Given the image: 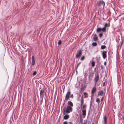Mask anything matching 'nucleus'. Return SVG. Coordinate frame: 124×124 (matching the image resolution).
<instances>
[{
    "label": "nucleus",
    "instance_id": "39",
    "mask_svg": "<svg viewBox=\"0 0 124 124\" xmlns=\"http://www.w3.org/2000/svg\"><path fill=\"white\" fill-rule=\"evenodd\" d=\"M107 122H103L104 124H107Z\"/></svg>",
    "mask_w": 124,
    "mask_h": 124
},
{
    "label": "nucleus",
    "instance_id": "29",
    "mask_svg": "<svg viewBox=\"0 0 124 124\" xmlns=\"http://www.w3.org/2000/svg\"><path fill=\"white\" fill-rule=\"evenodd\" d=\"M81 63V62H79L78 64H77V67H76V69H77L78 68V66H79V65Z\"/></svg>",
    "mask_w": 124,
    "mask_h": 124
},
{
    "label": "nucleus",
    "instance_id": "19",
    "mask_svg": "<svg viewBox=\"0 0 124 124\" xmlns=\"http://www.w3.org/2000/svg\"><path fill=\"white\" fill-rule=\"evenodd\" d=\"M106 46L105 45H102L101 46V49H103L106 48Z\"/></svg>",
    "mask_w": 124,
    "mask_h": 124
},
{
    "label": "nucleus",
    "instance_id": "22",
    "mask_svg": "<svg viewBox=\"0 0 124 124\" xmlns=\"http://www.w3.org/2000/svg\"><path fill=\"white\" fill-rule=\"evenodd\" d=\"M97 44L96 42H93L92 44V45L94 46H96L97 45Z\"/></svg>",
    "mask_w": 124,
    "mask_h": 124
},
{
    "label": "nucleus",
    "instance_id": "31",
    "mask_svg": "<svg viewBox=\"0 0 124 124\" xmlns=\"http://www.w3.org/2000/svg\"><path fill=\"white\" fill-rule=\"evenodd\" d=\"M86 107V105H84L82 107V108L84 109Z\"/></svg>",
    "mask_w": 124,
    "mask_h": 124
},
{
    "label": "nucleus",
    "instance_id": "2",
    "mask_svg": "<svg viewBox=\"0 0 124 124\" xmlns=\"http://www.w3.org/2000/svg\"><path fill=\"white\" fill-rule=\"evenodd\" d=\"M71 93L70 90L69 89L68 90V92L66 95L64 101L67 100L69 99L70 98V95Z\"/></svg>",
    "mask_w": 124,
    "mask_h": 124
},
{
    "label": "nucleus",
    "instance_id": "16",
    "mask_svg": "<svg viewBox=\"0 0 124 124\" xmlns=\"http://www.w3.org/2000/svg\"><path fill=\"white\" fill-rule=\"evenodd\" d=\"M83 112V115H85L86 114V110H83L82 111Z\"/></svg>",
    "mask_w": 124,
    "mask_h": 124
},
{
    "label": "nucleus",
    "instance_id": "20",
    "mask_svg": "<svg viewBox=\"0 0 124 124\" xmlns=\"http://www.w3.org/2000/svg\"><path fill=\"white\" fill-rule=\"evenodd\" d=\"M84 95L85 98H86L88 96H87L88 94L87 93H86L85 92H84Z\"/></svg>",
    "mask_w": 124,
    "mask_h": 124
},
{
    "label": "nucleus",
    "instance_id": "45",
    "mask_svg": "<svg viewBox=\"0 0 124 124\" xmlns=\"http://www.w3.org/2000/svg\"><path fill=\"white\" fill-rule=\"evenodd\" d=\"M83 124H85V123H83Z\"/></svg>",
    "mask_w": 124,
    "mask_h": 124
},
{
    "label": "nucleus",
    "instance_id": "15",
    "mask_svg": "<svg viewBox=\"0 0 124 124\" xmlns=\"http://www.w3.org/2000/svg\"><path fill=\"white\" fill-rule=\"evenodd\" d=\"M84 102V100L83 99V97L82 96L81 97V101L80 102L81 106H82Z\"/></svg>",
    "mask_w": 124,
    "mask_h": 124
},
{
    "label": "nucleus",
    "instance_id": "10",
    "mask_svg": "<svg viewBox=\"0 0 124 124\" xmlns=\"http://www.w3.org/2000/svg\"><path fill=\"white\" fill-rule=\"evenodd\" d=\"M93 39L95 41H97L98 37L96 34H94Z\"/></svg>",
    "mask_w": 124,
    "mask_h": 124
},
{
    "label": "nucleus",
    "instance_id": "1",
    "mask_svg": "<svg viewBox=\"0 0 124 124\" xmlns=\"http://www.w3.org/2000/svg\"><path fill=\"white\" fill-rule=\"evenodd\" d=\"M99 75L98 74V73H96L94 78V81L95 83V85L94 86H96V85L97 83V82L99 80Z\"/></svg>",
    "mask_w": 124,
    "mask_h": 124
},
{
    "label": "nucleus",
    "instance_id": "8",
    "mask_svg": "<svg viewBox=\"0 0 124 124\" xmlns=\"http://www.w3.org/2000/svg\"><path fill=\"white\" fill-rule=\"evenodd\" d=\"M96 86H94L93 88L91 91V93L92 94L96 92V89L95 87Z\"/></svg>",
    "mask_w": 124,
    "mask_h": 124
},
{
    "label": "nucleus",
    "instance_id": "37",
    "mask_svg": "<svg viewBox=\"0 0 124 124\" xmlns=\"http://www.w3.org/2000/svg\"><path fill=\"white\" fill-rule=\"evenodd\" d=\"M69 124H73L71 122H69Z\"/></svg>",
    "mask_w": 124,
    "mask_h": 124
},
{
    "label": "nucleus",
    "instance_id": "34",
    "mask_svg": "<svg viewBox=\"0 0 124 124\" xmlns=\"http://www.w3.org/2000/svg\"><path fill=\"white\" fill-rule=\"evenodd\" d=\"M105 81L104 82H103V86H104L105 85Z\"/></svg>",
    "mask_w": 124,
    "mask_h": 124
},
{
    "label": "nucleus",
    "instance_id": "11",
    "mask_svg": "<svg viewBox=\"0 0 124 124\" xmlns=\"http://www.w3.org/2000/svg\"><path fill=\"white\" fill-rule=\"evenodd\" d=\"M73 103L71 101H70L68 102L67 106H69L72 107L73 106Z\"/></svg>",
    "mask_w": 124,
    "mask_h": 124
},
{
    "label": "nucleus",
    "instance_id": "28",
    "mask_svg": "<svg viewBox=\"0 0 124 124\" xmlns=\"http://www.w3.org/2000/svg\"><path fill=\"white\" fill-rule=\"evenodd\" d=\"M61 43H62V41H61V40H59L58 41V44L59 45H60V44H61Z\"/></svg>",
    "mask_w": 124,
    "mask_h": 124
},
{
    "label": "nucleus",
    "instance_id": "24",
    "mask_svg": "<svg viewBox=\"0 0 124 124\" xmlns=\"http://www.w3.org/2000/svg\"><path fill=\"white\" fill-rule=\"evenodd\" d=\"M66 109V108L65 107L64 108H63V115H65V113H66V112H65V110Z\"/></svg>",
    "mask_w": 124,
    "mask_h": 124
},
{
    "label": "nucleus",
    "instance_id": "6",
    "mask_svg": "<svg viewBox=\"0 0 124 124\" xmlns=\"http://www.w3.org/2000/svg\"><path fill=\"white\" fill-rule=\"evenodd\" d=\"M45 91V88H43L40 91V98H43L44 96V95L43 93H44Z\"/></svg>",
    "mask_w": 124,
    "mask_h": 124
},
{
    "label": "nucleus",
    "instance_id": "38",
    "mask_svg": "<svg viewBox=\"0 0 124 124\" xmlns=\"http://www.w3.org/2000/svg\"><path fill=\"white\" fill-rule=\"evenodd\" d=\"M101 69H103V67L102 65H101Z\"/></svg>",
    "mask_w": 124,
    "mask_h": 124
},
{
    "label": "nucleus",
    "instance_id": "5",
    "mask_svg": "<svg viewBox=\"0 0 124 124\" xmlns=\"http://www.w3.org/2000/svg\"><path fill=\"white\" fill-rule=\"evenodd\" d=\"M97 3L98 6H100L101 5H102L104 7L105 5V3L103 1H99L97 2Z\"/></svg>",
    "mask_w": 124,
    "mask_h": 124
},
{
    "label": "nucleus",
    "instance_id": "3",
    "mask_svg": "<svg viewBox=\"0 0 124 124\" xmlns=\"http://www.w3.org/2000/svg\"><path fill=\"white\" fill-rule=\"evenodd\" d=\"M82 52L81 50H79L77 52L76 55V57L77 58H79L80 57L82 54Z\"/></svg>",
    "mask_w": 124,
    "mask_h": 124
},
{
    "label": "nucleus",
    "instance_id": "36",
    "mask_svg": "<svg viewBox=\"0 0 124 124\" xmlns=\"http://www.w3.org/2000/svg\"><path fill=\"white\" fill-rule=\"evenodd\" d=\"M104 64L105 65H106V62H104Z\"/></svg>",
    "mask_w": 124,
    "mask_h": 124
},
{
    "label": "nucleus",
    "instance_id": "21",
    "mask_svg": "<svg viewBox=\"0 0 124 124\" xmlns=\"http://www.w3.org/2000/svg\"><path fill=\"white\" fill-rule=\"evenodd\" d=\"M96 101L97 103H98V104H99L100 102L99 98H97L96 99Z\"/></svg>",
    "mask_w": 124,
    "mask_h": 124
},
{
    "label": "nucleus",
    "instance_id": "14",
    "mask_svg": "<svg viewBox=\"0 0 124 124\" xmlns=\"http://www.w3.org/2000/svg\"><path fill=\"white\" fill-rule=\"evenodd\" d=\"M103 118L104 119L103 122H107V117L105 115H104Z\"/></svg>",
    "mask_w": 124,
    "mask_h": 124
},
{
    "label": "nucleus",
    "instance_id": "30",
    "mask_svg": "<svg viewBox=\"0 0 124 124\" xmlns=\"http://www.w3.org/2000/svg\"><path fill=\"white\" fill-rule=\"evenodd\" d=\"M37 73V72L36 71H35L33 73V75H35Z\"/></svg>",
    "mask_w": 124,
    "mask_h": 124
},
{
    "label": "nucleus",
    "instance_id": "26",
    "mask_svg": "<svg viewBox=\"0 0 124 124\" xmlns=\"http://www.w3.org/2000/svg\"><path fill=\"white\" fill-rule=\"evenodd\" d=\"M85 58V56H83L80 59V60L81 61H83L84 60Z\"/></svg>",
    "mask_w": 124,
    "mask_h": 124
},
{
    "label": "nucleus",
    "instance_id": "40",
    "mask_svg": "<svg viewBox=\"0 0 124 124\" xmlns=\"http://www.w3.org/2000/svg\"><path fill=\"white\" fill-rule=\"evenodd\" d=\"M123 41H122V42H121V45H122L123 44Z\"/></svg>",
    "mask_w": 124,
    "mask_h": 124
},
{
    "label": "nucleus",
    "instance_id": "7",
    "mask_svg": "<svg viewBox=\"0 0 124 124\" xmlns=\"http://www.w3.org/2000/svg\"><path fill=\"white\" fill-rule=\"evenodd\" d=\"M107 53V52L106 51H104L102 53V56L103 57V59H105L107 57V55L106 54Z\"/></svg>",
    "mask_w": 124,
    "mask_h": 124
},
{
    "label": "nucleus",
    "instance_id": "33",
    "mask_svg": "<svg viewBox=\"0 0 124 124\" xmlns=\"http://www.w3.org/2000/svg\"><path fill=\"white\" fill-rule=\"evenodd\" d=\"M63 124H68V123L66 121H65L63 122Z\"/></svg>",
    "mask_w": 124,
    "mask_h": 124
},
{
    "label": "nucleus",
    "instance_id": "27",
    "mask_svg": "<svg viewBox=\"0 0 124 124\" xmlns=\"http://www.w3.org/2000/svg\"><path fill=\"white\" fill-rule=\"evenodd\" d=\"M103 35V34L102 33H101L99 34V36L100 38H101Z\"/></svg>",
    "mask_w": 124,
    "mask_h": 124
},
{
    "label": "nucleus",
    "instance_id": "32",
    "mask_svg": "<svg viewBox=\"0 0 124 124\" xmlns=\"http://www.w3.org/2000/svg\"><path fill=\"white\" fill-rule=\"evenodd\" d=\"M70 97L71 98H73V95L72 94H71L70 96Z\"/></svg>",
    "mask_w": 124,
    "mask_h": 124
},
{
    "label": "nucleus",
    "instance_id": "9",
    "mask_svg": "<svg viewBox=\"0 0 124 124\" xmlns=\"http://www.w3.org/2000/svg\"><path fill=\"white\" fill-rule=\"evenodd\" d=\"M32 60V65L33 66L34 65L35 63V61L34 58V57L33 56H32L31 58Z\"/></svg>",
    "mask_w": 124,
    "mask_h": 124
},
{
    "label": "nucleus",
    "instance_id": "17",
    "mask_svg": "<svg viewBox=\"0 0 124 124\" xmlns=\"http://www.w3.org/2000/svg\"><path fill=\"white\" fill-rule=\"evenodd\" d=\"M97 32H101L102 31H101V28H98L97 30Z\"/></svg>",
    "mask_w": 124,
    "mask_h": 124
},
{
    "label": "nucleus",
    "instance_id": "4",
    "mask_svg": "<svg viewBox=\"0 0 124 124\" xmlns=\"http://www.w3.org/2000/svg\"><path fill=\"white\" fill-rule=\"evenodd\" d=\"M72 111V107L69 106H67L66 110V113H69Z\"/></svg>",
    "mask_w": 124,
    "mask_h": 124
},
{
    "label": "nucleus",
    "instance_id": "44",
    "mask_svg": "<svg viewBox=\"0 0 124 124\" xmlns=\"http://www.w3.org/2000/svg\"><path fill=\"white\" fill-rule=\"evenodd\" d=\"M92 97L91 98V101L92 100Z\"/></svg>",
    "mask_w": 124,
    "mask_h": 124
},
{
    "label": "nucleus",
    "instance_id": "42",
    "mask_svg": "<svg viewBox=\"0 0 124 124\" xmlns=\"http://www.w3.org/2000/svg\"><path fill=\"white\" fill-rule=\"evenodd\" d=\"M122 118L124 120V116H122Z\"/></svg>",
    "mask_w": 124,
    "mask_h": 124
},
{
    "label": "nucleus",
    "instance_id": "23",
    "mask_svg": "<svg viewBox=\"0 0 124 124\" xmlns=\"http://www.w3.org/2000/svg\"><path fill=\"white\" fill-rule=\"evenodd\" d=\"M91 64H92V67H94L95 65V63L93 61L91 63Z\"/></svg>",
    "mask_w": 124,
    "mask_h": 124
},
{
    "label": "nucleus",
    "instance_id": "25",
    "mask_svg": "<svg viewBox=\"0 0 124 124\" xmlns=\"http://www.w3.org/2000/svg\"><path fill=\"white\" fill-rule=\"evenodd\" d=\"M108 24L107 23H105L104 27L106 29V28L108 27Z\"/></svg>",
    "mask_w": 124,
    "mask_h": 124
},
{
    "label": "nucleus",
    "instance_id": "41",
    "mask_svg": "<svg viewBox=\"0 0 124 124\" xmlns=\"http://www.w3.org/2000/svg\"><path fill=\"white\" fill-rule=\"evenodd\" d=\"M91 104H92V103H91H91H90V108L91 107Z\"/></svg>",
    "mask_w": 124,
    "mask_h": 124
},
{
    "label": "nucleus",
    "instance_id": "35",
    "mask_svg": "<svg viewBox=\"0 0 124 124\" xmlns=\"http://www.w3.org/2000/svg\"><path fill=\"white\" fill-rule=\"evenodd\" d=\"M104 98V96L101 99V101H103V99Z\"/></svg>",
    "mask_w": 124,
    "mask_h": 124
},
{
    "label": "nucleus",
    "instance_id": "18",
    "mask_svg": "<svg viewBox=\"0 0 124 124\" xmlns=\"http://www.w3.org/2000/svg\"><path fill=\"white\" fill-rule=\"evenodd\" d=\"M101 29L102 31V32H104L106 30V28H105L104 27H103L102 28H101Z\"/></svg>",
    "mask_w": 124,
    "mask_h": 124
},
{
    "label": "nucleus",
    "instance_id": "12",
    "mask_svg": "<svg viewBox=\"0 0 124 124\" xmlns=\"http://www.w3.org/2000/svg\"><path fill=\"white\" fill-rule=\"evenodd\" d=\"M98 95L102 96L103 94V92L102 90H100L98 92Z\"/></svg>",
    "mask_w": 124,
    "mask_h": 124
},
{
    "label": "nucleus",
    "instance_id": "43",
    "mask_svg": "<svg viewBox=\"0 0 124 124\" xmlns=\"http://www.w3.org/2000/svg\"><path fill=\"white\" fill-rule=\"evenodd\" d=\"M76 69V72L77 73V69Z\"/></svg>",
    "mask_w": 124,
    "mask_h": 124
},
{
    "label": "nucleus",
    "instance_id": "13",
    "mask_svg": "<svg viewBox=\"0 0 124 124\" xmlns=\"http://www.w3.org/2000/svg\"><path fill=\"white\" fill-rule=\"evenodd\" d=\"M69 117V115L66 114L63 117V119L65 120L68 119Z\"/></svg>",
    "mask_w": 124,
    "mask_h": 124
}]
</instances>
